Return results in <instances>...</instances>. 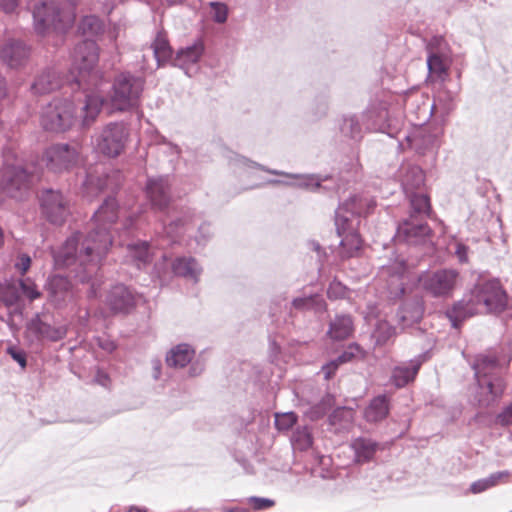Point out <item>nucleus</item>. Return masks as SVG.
<instances>
[{
	"label": "nucleus",
	"instance_id": "ddd939ff",
	"mask_svg": "<svg viewBox=\"0 0 512 512\" xmlns=\"http://www.w3.org/2000/svg\"><path fill=\"white\" fill-rule=\"evenodd\" d=\"M77 144L57 143L48 147L43 159L49 170L61 173L73 168L79 161Z\"/></svg>",
	"mask_w": 512,
	"mask_h": 512
},
{
	"label": "nucleus",
	"instance_id": "7ed1b4c3",
	"mask_svg": "<svg viewBox=\"0 0 512 512\" xmlns=\"http://www.w3.org/2000/svg\"><path fill=\"white\" fill-rule=\"evenodd\" d=\"M404 98L389 91L376 94L362 114L366 130L397 137L402 130Z\"/></svg>",
	"mask_w": 512,
	"mask_h": 512
},
{
	"label": "nucleus",
	"instance_id": "2f4dec72",
	"mask_svg": "<svg viewBox=\"0 0 512 512\" xmlns=\"http://www.w3.org/2000/svg\"><path fill=\"white\" fill-rule=\"evenodd\" d=\"M98 60V46L94 40L86 39L75 46L73 64H96Z\"/></svg>",
	"mask_w": 512,
	"mask_h": 512
},
{
	"label": "nucleus",
	"instance_id": "69168bd1",
	"mask_svg": "<svg viewBox=\"0 0 512 512\" xmlns=\"http://www.w3.org/2000/svg\"><path fill=\"white\" fill-rule=\"evenodd\" d=\"M204 371V364L200 361L191 362L188 370L190 377L199 376Z\"/></svg>",
	"mask_w": 512,
	"mask_h": 512
},
{
	"label": "nucleus",
	"instance_id": "6e6552de",
	"mask_svg": "<svg viewBox=\"0 0 512 512\" xmlns=\"http://www.w3.org/2000/svg\"><path fill=\"white\" fill-rule=\"evenodd\" d=\"M33 19L36 33L45 36L51 32H65L72 26L75 15L64 10L57 0H43L35 6Z\"/></svg>",
	"mask_w": 512,
	"mask_h": 512
},
{
	"label": "nucleus",
	"instance_id": "13d9d810",
	"mask_svg": "<svg viewBox=\"0 0 512 512\" xmlns=\"http://www.w3.org/2000/svg\"><path fill=\"white\" fill-rule=\"evenodd\" d=\"M496 422L501 426L512 425V402L497 415Z\"/></svg>",
	"mask_w": 512,
	"mask_h": 512
},
{
	"label": "nucleus",
	"instance_id": "c85d7f7f",
	"mask_svg": "<svg viewBox=\"0 0 512 512\" xmlns=\"http://www.w3.org/2000/svg\"><path fill=\"white\" fill-rule=\"evenodd\" d=\"M195 357V349L187 343H180L172 347L165 357L169 367L181 369L190 364Z\"/></svg>",
	"mask_w": 512,
	"mask_h": 512
},
{
	"label": "nucleus",
	"instance_id": "680f3d73",
	"mask_svg": "<svg viewBox=\"0 0 512 512\" xmlns=\"http://www.w3.org/2000/svg\"><path fill=\"white\" fill-rule=\"evenodd\" d=\"M31 266V258L27 254H22L16 263V268L24 275Z\"/></svg>",
	"mask_w": 512,
	"mask_h": 512
},
{
	"label": "nucleus",
	"instance_id": "9b49d317",
	"mask_svg": "<svg viewBox=\"0 0 512 512\" xmlns=\"http://www.w3.org/2000/svg\"><path fill=\"white\" fill-rule=\"evenodd\" d=\"M76 121L73 102L68 99H54L41 113L40 122L46 131L61 133L69 130Z\"/></svg>",
	"mask_w": 512,
	"mask_h": 512
},
{
	"label": "nucleus",
	"instance_id": "4be33fe9",
	"mask_svg": "<svg viewBox=\"0 0 512 512\" xmlns=\"http://www.w3.org/2000/svg\"><path fill=\"white\" fill-rule=\"evenodd\" d=\"M45 290L48 300L55 306H62L73 296L72 283L61 275H53L47 279Z\"/></svg>",
	"mask_w": 512,
	"mask_h": 512
},
{
	"label": "nucleus",
	"instance_id": "e433bc0d",
	"mask_svg": "<svg viewBox=\"0 0 512 512\" xmlns=\"http://www.w3.org/2000/svg\"><path fill=\"white\" fill-rule=\"evenodd\" d=\"M104 104L103 97L96 94H86L85 102L82 107V126L89 127L100 113Z\"/></svg>",
	"mask_w": 512,
	"mask_h": 512
},
{
	"label": "nucleus",
	"instance_id": "79ce46f5",
	"mask_svg": "<svg viewBox=\"0 0 512 512\" xmlns=\"http://www.w3.org/2000/svg\"><path fill=\"white\" fill-rule=\"evenodd\" d=\"M507 476H508L507 471H499V472L492 473L491 475H489L486 478L479 479V480L473 482L470 485V491L473 494L482 493V492L494 487L495 485H497V483L503 477H507Z\"/></svg>",
	"mask_w": 512,
	"mask_h": 512
},
{
	"label": "nucleus",
	"instance_id": "dca6fc26",
	"mask_svg": "<svg viewBox=\"0 0 512 512\" xmlns=\"http://www.w3.org/2000/svg\"><path fill=\"white\" fill-rule=\"evenodd\" d=\"M145 191L154 210L164 211L168 208L171 201V183L168 175L148 177Z\"/></svg>",
	"mask_w": 512,
	"mask_h": 512
},
{
	"label": "nucleus",
	"instance_id": "f3484780",
	"mask_svg": "<svg viewBox=\"0 0 512 512\" xmlns=\"http://www.w3.org/2000/svg\"><path fill=\"white\" fill-rule=\"evenodd\" d=\"M458 272L453 269H441L422 279L425 291L434 297L449 295L455 287Z\"/></svg>",
	"mask_w": 512,
	"mask_h": 512
},
{
	"label": "nucleus",
	"instance_id": "bb28decb",
	"mask_svg": "<svg viewBox=\"0 0 512 512\" xmlns=\"http://www.w3.org/2000/svg\"><path fill=\"white\" fill-rule=\"evenodd\" d=\"M424 181V172L419 166L408 165L403 167L401 174V185L410 203L411 196L413 194H418L415 190L419 189L424 184Z\"/></svg>",
	"mask_w": 512,
	"mask_h": 512
},
{
	"label": "nucleus",
	"instance_id": "5fc2aeb1",
	"mask_svg": "<svg viewBox=\"0 0 512 512\" xmlns=\"http://www.w3.org/2000/svg\"><path fill=\"white\" fill-rule=\"evenodd\" d=\"M6 353L11 356V358L16 361L21 368H25L27 365L26 353L16 347L15 345H10L6 349Z\"/></svg>",
	"mask_w": 512,
	"mask_h": 512
},
{
	"label": "nucleus",
	"instance_id": "4468645a",
	"mask_svg": "<svg viewBox=\"0 0 512 512\" xmlns=\"http://www.w3.org/2000/svg\"><path fill=\"white\" fill-rule=\"evenodd\" d=\"M127 130L123 123H109L101 132L97 146L101 153L108 157L118 156L124 149Z\"/></svg>",
	"mask_w": 512,
	"mask_h": 512
},
{
	"label": "nucleus",
	"instance_id": "cd10ccee",
	"mask_svg": "<svg viewBox=\"0 0 512 512\" xmlns=\"http://www.w3.org/2000/svg\"><path fill=\"white\" fill-rule=\"evenodd\" d=\"M172 271L176 276L198 283L202 267L193 257H178L172 263Z\"/></svg>",
	"mask_w": 512,
	"mask_h": 512
},
{
	"label": "nucleus",
	"instance_id": "864d4df0",
	"mask_svg": "<svg viewBox=\"0 0 512 512\" xmlns=\"http://www.w3.org/2000/svg\"><path fill=\"white\" fill-rule=\"evenodd\" d=\"M159 144L162 146V151L171 157L170 162H173L180 157L181 148L178 145L168 141L163 136L160 138Z\"/></svg>",
	"mask_w": 512,
	"mask_h": 512
},
{
	"label": "nucleus",
	"instance_id": "0eeeda50",
	"mask_svg": "<svg viewBox=\"0 0 512 512\" xmlns=\"http://www.w3.org/2000/svg\"><path fill=\"white\" fill-rule=\"evenodd\" d=\"M499 361L491 355H478L472 368L479 387L478 403L482 407L490 406L504 392V382L501 377L495 374Z\"/></svg>",
	"mask_w": 512,
	"mask_h": 512
},
{
	"label": "nucleus",
	"instance_id": "4c0bfd02",
	"mask_svg": "<svg viewBox=\"0 0 512 512\" xmlns=\"http://www.w3.org/2000/svg\"><path fill=\"white\" fill-rule=\"evenodd\" d=\"M340 132L345 138L353 141L361 140L364 134V129L360 122V117L357 115L344 116L340 124Z\"/></svg>",
	"mask_w": 512,
	"mask_h": 512
},
{
	"label": "nucleus",
	"instance_id": "a211bd4d",
	"mask_svg": "<svg viewBox=\"0 0 512 512\" xmlns=\"http://www.w3.org/2000/svg\"><path fill=\"white\" fill-rule=\"evenodd\" d=\"M165 245V243H154L144 240L128 243L126 246V261L138 270L145 269L153 261L154 249L163 248Z\"/></svg>",
	"mask_w": 512,
	"mask_h": 512
},
{
	"label": "nucleus",
	"instance_id": "f257e3e1",
	"mask_svg": "<svg viewBox=\"0 0 512 512\" xmlns=\"http://www.w3.org/2000/svg\"><path fill=\"white\" fill-rule=\"evenodd\" d=\"M117 218L116 199L108 196L94 212L89 232L72 234L53 253L55 265L58 268H72L80 282H89L112 246L111 227Z\"/></svg>",
	"mask_w": 512,
	"mask_h": 512
},
{
	"label": "nucleus",
	"instance_id": "7c9ffc66",
	"mask_svg": "<svg viewBox=\"0 0 512 512\" xmlns=\"http://www.w3.org/2000/svg\"><path fill=\"white\" fill-rule=\"evenodd\" d=\"M353 328L352 317L348 314H340L330 321L327 334L333 340H344L352 334Z\"/></svg>",
	"mask_w": 512,
	"mask_h": 512
},
{
	"label": "nucleus",
	"instance_id": "0e129e2a",
	"mask_svg": "<svg viewBox=\"0 0 512 512\" xmlns=\"http://www.w3.org/2000/svg\"><path fill=\"white\" fill-rule=\"evenodd\" d=\"M152 378L157 381L161 377L162 373V362L159 358H153L151 360Z\"/></svg>",
	"mask_w": 512,
	"mask_h": 512
},
{
	"label": "nucleus",
	"instance_id": "423d86ee",
	"mask_svg": "<svg viewBox=\"0 0 512 512\" xmlns=\"http://www.w3.org/2000/svg\"><path fill=\"white\" fill-rule=\"evenodd\" d=\"M3 167L0 171V203L4 197L23 199L29 190L31 174L19 162L12 146L3 149Z\"/></svg>",
	"mask_w": 512,
	"mask_h": 512
},
{
	"label": "nucleus",
	"instance_id": "a18cd8bd",
	"mask_svg": "<svg viewBox=\"0 0 512 512\" xmlns=\"http://www.w3.org/2000/svg\"><path fill=\"white\" fill-rule=\"evenodd\" d=\"M352 417V409L338 407L329 415V423L338 428H345L351 422Z\"/></svg>",
	"mask_w": 512,
	"mask_h": 512
},
{
	"label": "nucleus",
	"instance_id": "c03bdc74",
	"mask_svg": "<svg viewBox=\"0 0 512 512\" xmlns=\"http://www.w3.org/2000/svg\"><path fill=\"white\" fill-rule=\"evenodd\" d=\"M102 30V21L94 15L85 16L79 24V31L88 37L98 35Z\"/></svg>",
	"mask_w": 512,
	"mask_h": 512
},
{
	"label": "nucleus",
	"instance_id": "aec40b11",
	"mask_svg": "<svg viewBox=\"0 0 512 512\" xmlns=\"http://www.w3.org/2000/svg\"><path fill=\"white\" fill-rule=\"evenodd\" d=\"M106 302L114 313L127 314L136 306V294L124 284H117L110 289Z\"/></svg>",
	"mask_w": 512,
	"mask_h": 512
},
{
	"label": "nucleus",
	"instance_id": "8fccbe9b",
	"mask_svg": "<svg viewBox=\"0 0 512 512\" xmlns=\"http://www.w3.org/2000/svg\"><path fill=\"white\" fill-rule=\"evenodd\" d=\"M213 237L212 226L209 222H203L199 225L195 241L200 246H205Z\"/></svg>",
	"mask_w": 512,
	"mask_h": 512
},
{
	"label": "nucleus",
	"instance_id": "a19ab883",
	"mask_svg": "<svg viewBox=\"0 0 512 512\" xmlns=\"http://www.w3.org/2000/svg\"><path fill=\"white\" fill-rule=\"evenodd\" d=\"M396 335V329L385 320L378 321L372 338L377 346L386 345Z\"/></svg>",
	"mask_w": 512,
	"mask_h": 512
},
{
	"label": "nucleus",
	"instance_id": "3c124183",
	"mask_svg": "<svg viewBox=\"0 0 512 512\" xmlns=\"http://www.w3.org/2000/svg\"><path fill=\"white\" fill-rule=\"evenodd\" d=\"M347 293V288L340 281L334 279L327 289V296L331 300H338L345 298Z\"/></svg>",
	"mask_w": 512,
	"mask_h": 512
},
{
	"label": "nucleus",
	"instance_id": "f03ea898",
	"mask_svg": "<svg viewBox=\"0 0 512 512\" xmlns=\"http://www.w3.org/2000/svg\"><path fill=\"white\" fill-rule=\"evenodd\" d=\"M508 296L498 279L480 281L445 314L451 326L458 329L462 322L476 314H498L507 306Z\"/></svg>",
	"mask_w": 512,
	"mask_h": 512
},
{
	"label": "nucleus",
	"instance_id": "2eb2a0df",
	"mask_svg": "<svg viewBox=\"0 0 512 512\" xmlns=\"http://www.w3.org/2000/svg\"><path fill=\"white\" fill-rule=\"evenodd\" d=\"M26 331L28 337H32L33 340L58 342L66 337L68 330L66 325H53L36 314L27 322Z\"/></svg>",
	"mask_w": 512,
	"mask_h": 512
},
{
	"label": "nucleus",
	"instance_id": "1a4fd4ad",
	"mask_svg": "<svg viewBox=\"0 0 512 512\" xmlns=\"http://www.w3.org/2000/svg\"><path fill=\"white\" fill-rule=\"evenodd\" d=\"M144 85L142 75L124 72L116 76L109 94L112 108L124 112L138 107Z\"/></svg>",
	"mask_w": 512,
	"mask_h": 512
},
{
	"label": "nucleus",
	"instance_id": "9d476101",
	"mask_svg": "<svg viewBox=\"0 0 512 512\" xmlns=\"http://www.w3.org/2000/svg\"><path fill=\"white\" fill-rule=\"evenodd\" d=\"M230 164L235 167H243V168H252V169H259L261 171H264L266 173L272 174V175H280L285 176L288 178L299 180L298 182H288V181H282L279 179H270L268 180V184L270 185H279L284 184L287 186H293L301 189H311L312 191H315L321 187V182L323 181V178L314 175V174H296V173H287L284 171L276 170L268 168L262 164H259L255 161H252L244 156L233 154L229 158Z\"/></svg>",
	"mask_w": 512,
	"mask_h": 512
},
{
	"label": "nucleus",
	"instance_id": "37998d69",
	"mask_svg": "<svg viewBox=\"0 0 512 512\" xmlns=\"http://www.w3.org/2000/svg\"><path fill=\"white\" fill-rule=\"evenodd\" d=\"M292 306L296 310H312V309H322L325 307L324 300L317 294L294 298L292 301Z\"/></svg>",
	"mask_w": 512,
	"mask_h": 512
},
{
	"label": "nucleus",
	"instance_id": "b1692460",
	"mask_svg": "<svg viewBox=\"0 0 512 512\" xmlns=\"http://www.w3.org/2000/svg\"><path fill=\"white\" fill-rule=\"evenodd\" d=\"M424 314V303L421 297H413L405 301L397 311V318L402 328L418 323Z\"/></svg>",
	"mask_w": 512,
	"mask_h": 512
},
{
	"label": "nucleus",
	"instance_id": "20e7f679",
	"mask_svg": "<svg viewBox=\"0 0 512 512\" xmlns=\"http://www.w3.org/2000/svg\"><path fill=\"white\" fill-rule=\"evenodd\" d=\"M376 202L367 194H358L349 197L341 203L335 211V227L337 235L341 238L339 245L351 250L360 248V236L356 230L359 217L368 214Z\"/></svg>",
	"mask_w": 512,
	"mask_h": 512
},
{
	"label": "nucleus",
	"instance_id": "5701e85b",
	"mask_svg": "<svg viewBox=\"0 0 512 512\" xmlns=\"http://www.w3.org/2000/svg\"><path fill=\"white\" fill-rule=\"evenodd\" d=\"M426 64H447L454 61L453 51L443 36H433L426 44Z\"/></svg>",
	"mask_w": 512,
	"mask_h": 512
},
{
	"label": "nucleus",
	"instance_id": "bf43d9fd",
	"mask_svg": "<svg viewBox=\"0 0 512 512\" xmlns=\"http://www.w3.org/2000/svg\"><path fill=\"white\" fill-rule=\"evenodd\" d=\"M340 365L341 364L338 363L336 359H332L326 364H324L321 368L322 372L324 373V378L326 380L331 379L338 370Z\"/></svg>",
	"mask_w": 512,
	"mask_h": 512
},
{
	"label": "nucleus",
	"instance_id": "412c9836",
	"mask_svg": "<svg viewBox=\"0 0 512 512\" xmlns=\"http://www.w3.org/2000/svg\"><path fill=\"white\" fill-rule=\"evenodd\" d=\"M430 357L427 350L408 362L396 366L391 375V381L397 388H402L412 382L419 372L421 365Z\"/></svg>",
	"mask_w": 512,
	"mask_h": 512
},
{
	"label": "nucleus",
	"instance_id": "72a5a7b5",
	"mask_svg": "<svg viewBox=\"0 0 512 512\" xmlns=\"http://www.w3.org/2000/svg\"><path fill=\"white\" fill-rule=\"evenodd\" d=\"M109 176L104 174H94L88 172L85 180L82 183L83 195L91 200L96 197L100 192L107 188Z\"/></svg>",
	"mask_w": 512,
	"mask_h": 512
},
{
	"label": "nucleus",
	"instance_id": "09e8293b",
	"mask_svg": "<svg viewBox=\"0 0 512 512\" xmlns=\"http://www.w3.org/2000/svg\"><path fill=\"white\" fill-rule=\"evenodd\" d=\"M18 284L20 293L22 292L29 300L33 301L40 297L41 293L30 278L18 280Z\"/></svg>",
	"mask_w": 512,
	"mask_h": 512
},
{
	"label": "nucleus",
	"instance_id": "ea45409f",
	"mask_svg": "<svg viewBox=\"0 0 512 512\" xmlns=\"http://www.w3.org/2000/svg\"><path fill=\"white\" fill-rule=\"evenodd\" d=\"M204 52V45L202 41H196L192 45L180 49L177 52V60L181 61L182 64H196L200 56Z\"/></svg>",
	"mask_w": 512,
	"mask_h": 512
},
{
	"label": "nucleus",
	"instance_id": "338daca9",
	"mask_svg": "<svg viewBox=\"0 0 512 512\" xmlns=\"http://www.w3.org/2000/svg\"><path fill=\"white\" fill-rule=\"evenodd\" d=\"M18 6V0H0V7L6 13H12Z\"/></svg>",
	"mask_w": 512,
	"mask_h": 512
},
{
	"label": "nucleus",
	"instance_id": "393cba45",
	"mask_svg": "<svg viewBox=\"0 0 512 512\" xmlns=\"http://www.w3.org/2000/svg\"><path fill=\"white\" fill-rule=\"evenodd\" d=\"M350 448L354 454V462L364 464L374 459L379 449V443L371 438L360 436L351 440Z\"/></svg>",
	"mask_w": 512,
	"mask_h": 512
},
{
	"label": "nucleus",
	"instance_id": "6e6d98bb",
	"mask_svg": "<svg viewBox=\"0 0 512 512\" xmlns=\"http://www.w3.org/2000/svg\"><path fill=\"white\" fill-rule=\"evenodd\" d=\"M328 108H329V105H328L327 97L321 96V97H318L315 99V101L311 107V110H312L313 115H315L316 117H322L327 114Z\"/></svg>",
	"mask_w": 512,
	"mask_h": 512
},
{
	"label": "nucleus",
	"instance_id": "e2e57ef3",
	"mask_svg": "<svg viewBox=\"0 0 512 512\" xmlns=\"http://www.w3.org/2000/svg\"><path fill=\"white\" fill-rule=\"evenodd\" d=\"M468 246L463 243H457L455 249V255L461 263L468 262Z\"/></svg>",
	"mask_w": 512,
	"mask_h": 512
},
{
	"label": "nucleus",
	"instance_id": "49530a36",
	"mask_svg": "<svg viewBox=\"0 0 512 512\" xmlns=\"http://www.w3.org/2000/svg\"><path fill=\"white\" fill-rule=\"evenodd\" d=\"M210 15L214 22L223 24L228 18V6L223 2L212 1L208 3Z\"/></svg>",
	"mask_w": 512,
	"mask_h": 512
},
{
	"label": "nucleus",
	"instance_id": "c9c22d12",
	"mask_svg": "<svg viewBox=\"0 0 512 512\" xmlns=\"http://www.w3.org/2000/svg\"><path fill=\"white\" fill-rule=\"evenodd\" d=\"M151 48L157 64H167L172 59L173 50L165 31L160 30L157 32L151 44Z\"/></svg>",
	"mask_w": 512,
	"mask_h": 512
},
{
	"label": "nucleus",
	"instance_id": "473e14b6",
	"mask_svg": "<svg viewBox=\"0 0 512 512\" xmlns=\"http://www.w3.org/2000/svg\"><path fill=\"white\" fill-rule=\"evenodd\" d=\"M389 413V399L386 395L374 397L365 408L364 417L367 422L377 423L384 420Z\"/></svg>",
	"mask_w": 512,
	"mask_h": 512
},
{
	"label": "nucleus",
	"instance_id": "052dcab7",
	"mask_svg": "<svg viewBox=\"0 0 512 512\" xmlns=\"http://www.w3.org/2000/svg\"><path fill=\"white\" fill-rule=\"evenodd\" d=\"M295 438L297 440H301L302 441V449L303 450H306L308 448H310L313 444V438H312V435L311 433L309 432V430L304 427L303 428V431L299 432L298 434H296Z\"/></svg>",
	"mask_w": 512,
	"mask_h": 512
},
{
	"label": "nucleus",
	"instance_id": "58836bf2",
	"mask_svg": "<svg viewBox=\"0 0 512 512\" xmlns=\"http://www.w3.org/2000/svg\"><path fill=\"white\" fill-rule=\"evenodd\" d=\"M194 217L195 211L192 209H186L181 217L171 221L168 226L163 227L165 233L170 238V240L167 241V245L173 242L174 237L184 230L186 226L193 221Z\"/></svg>",
	"mask_w": 512,
	"mask_h": 512
},
{
	"label": "nucleus",
	"instance_id": "f8f14e48",
	"mask_svg": "<svg viewBox=\"0 0 512 512\" xmlns=\"http://www.w3.org/2000/svg\"><path fill=\"white\" fill-rule=\"evenodd\" d=\"M39 202L42 215L53 225H62L70 214L69 200L60 190L44 189Z\"/></svg>",
	"mask_w": 512,
	"mask_h": 512
},
{
	"label": "nucleus",
	"instance_id": "39448f33",
	"mask_svg": "<svg viewBox=\"0 0 512 512\" xmlns=\"http://www.w3.org/2000/svg\"><path fill=\"white\" fill-rule=\"evenodd\" d=\"M430 199L425 194H413L409 216L399 223L395 240L408 245L424 243L431 235L432 230L426 222L430 215Z\"/></svg>",
	"mask_w": 512,
	"mask_h": 512
},
{
	"label": "nucleus",
	"instance_id": "c756f323",
	"mask_svg": "<svg viewBox=\"0 0 512 512\" xmlns=\"http://www.w3.org/2000/svg\"><path fill=\"white\" fill-rule=\"evenodd\" d=\"M0 302L7 308L14 307V311L21 313V293L18 280L5 279L0 281Z\"/></svg>",
	"mask_w": 512,
	"mask_h": 512
},
{
	"label": "nucleus",
	"instance_id": "f704fd0d",
	"mask_svg": "<svg viewBox=\"0 0 512 512\" xmlns=\"http://www.w3.org/2000/svg\"><path fill=\"white\" fill-rule=\"evenodd\" d=\"M30 53V49L21 41H10L1 50V59L6 64H19L24 61Z\"/></svg>",
	"mask_w": 512,
	"mask_h": 512
},
{
	"label": "nucleus",
	"instance_id": "6ab92c4d",
	"mask_svg": "<svg viewBox=\"0 0 512 512\" xmlns=\"http://www.w3.org/2000/svg\"><path fill=\"white\" fill-rule=\"evenodd\" d=\"M103 78L99 66H71L66 81L78 89L90 90L97 88Z\"/></svg>",
	"mask_w": 512,
	"mask_h": 512
},
{
	"label": "nucleus",
	"instance_id": "de8ad7c7",
	"mask_svg": "<svg viewBox=\"0 0 512 512\" xmlns=\"http://www.w3.org/2000/svg\"><path fill=\"white\" fill-rule=\"evenodd\" d=\"M450 66H427V81L443 83L449 76Z\"/></svg>",
	"mask_w": 512,
	"mask_h": 512
},
{
	"label": "nucleus",
	"instance_id": "a878e982",
	"mask_svg": "<svg viewBox=\"0 0 512 512\" xmlns=\"http://www.w3.org/2000/svg\"><path fill=\"white\" fill-rule=\"evenodd\" d=\"M64 82L67 83L66 78L58 75L55 66H47L32 84V90L36 94H46L60 88Z\"/></svg>",
	"mask_w": 512,
	"mask_h": 512
},
{
	"label": "nucleus",
	"instance_id": "4d7b16f0",
	"mask_svg": "<svg viewBox=\"0 0 512 512\" xmlns=\"http://www.w3.org/2000/svg\"><path fill=\"white\" fill-rule=\"evenodd\" d=\"M248 503L253 507L254 510H265L272 507L275 502L272 499L252 496L248 498Z\"/></svg>",
	"mask_w": 512,
	"mask_h": 512
},
{
	"label": "nucleus",
	"instance_id": "603ef678",
	"mask_svg": "<svg viewBox=\"0 0 512 512\" xmlns=\"http://www.w3.org/2000/svg\"><path fill=\"white\" fill-rule=\"evenodd\" d=\"M297 417L293 412L276 414L275 426L278 430H287L296 423Z\"/></svg>",
	"mask_w": 512,
	"mask_h": 512
},
{
	"label": "nucleus",
	"instance_id": "774afa93",
	"mask_svg": "<svg viewBox=\"0 0 512 512\" xmlns=\"http://www.w3.org/2000/svg\"><path fill=\"white\" fill-rule=\"evenodd\" d=\"M354 358V353L350 350L343 351L335 359L338 363L344 364L350 362Z\"/></svg>",
	"mask_w": 512,
	"mask_h": 512
}]
</instances>
